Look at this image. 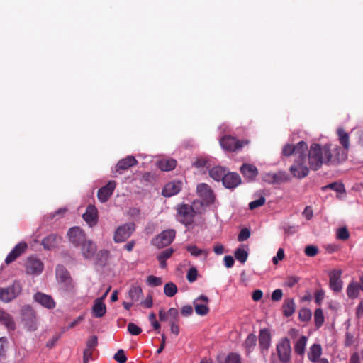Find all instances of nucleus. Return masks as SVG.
<instances>
[{
    "label": "nucleus",
    "mask_w": 363,
    "mask_h": 363,
    "mask_svg": "<svg viewBox=\"0 0 363 363\" xmlns=\"http://www.w3.org/2000/svg\"><path fill=\"white\" fill-rule=\"evenodd\" d=\"M347 157V152L339 146L332 149L330 144L321 146L313 143L308 150V163L312 170L317 171L323 164L336 165L345 161Z\"/></svg>",
    "instance_id": "obj_1"
},
{
    "label": "nucleus",
    "mask_w": 363,
    "mask_h": 363,
    "mask_svg": "<svg viewBox=\"0 0 363 363\" xmlns=\"http://www.w3.org/2000/svg\"><path fill=\"white\" fill-rule=\"evenodd\" d=\"M289 171L297 179H303L309 174V168L307 165V157L305 153H302L296 157L294 164L290 167Z\"/></svg>",
    "instance_id": "obj_2"
},
{
    "label": "nucleus",
    "mask_w": 363,
    "mask_h": 363,
    "mask_svg": "<svg viewBox=\"0 0 363 363\" xmlns=\"http://www.w3.org/2000/svg\"><path fill=\"white\" fill-rule=\"evenodd\" d=\"M176 210L177 217L180 223L186 226H189L194 223L196 213L191 206L185 203L178 204Z\"/></svg>",
    "instance_id": "obj_3"
},
{
    "label": "nucleus",
    "mask_w": 363,
    "mask_h": 363,
    "mask_svg": "<svg viewBox=\"0 0 363 363\" xmlns=\"http://www.w3.org/2000/svg\"><path fill=\"white\" fill-rule=\"evenodd\" d=\"M21 318L27 330L30 332L37 330L38 328V318L35 311L30 306H24L21 311Z\"/></svg>",
    "instance_id": "obj_4"
},
{
    "label": "nucleus",
    "mask_w": 363,
    "mask_h": 363,
    "mask_svg": "<svg viewBox=\"0 0 363 363\" xmlns=\"http://www.w3.org/2000/svg\"><path fill=\"white\" fill-rule=\"evenodd\" d=\"M219 143L225 151L235 152L248 145L250 141L248 140H237L235 137L224 135L220 139Z\"/></svg>",
    "instance_id": "obj_5"
},
{
    "label": "nucleus",
    "mask_w": 363,
    "mask_h": 363,
    "mask_svg": "<svg viewBox=\"0 0 363 363\" xmlns=\"http://www.w3.org/2000/svg\"><path fill=\"white\" fill-rule=\"evenodd\" d=\"M276 350L279 360L281 363H289L291 359V343L287 337L279 340L276 345Z\"/></svg>",
    "instance_id": "obj_6"
},
{
    "label": "nucleus",
    "mask_w": 363,
    "mask_h": 363,
    "mask_svg": "<svg viewBox=\"0 0 363 363\" xmlns=\"http://www.w3.org/2000/svg\"><path fill=\"white\" fill-rule=\"evenodd\" d=\"M22 291V286L19 281H15L6 288H0V299L5 303H9L15 299Z\"/></svg>",
    "instance_id": "obj_7"
},
{
    "label": "nucleus",
    "mask_w": 363,
    "mask_h": 363,
    "mask_svg": "<svg viewBox=\"0 0 363 363\" xmlns=\"http://www.w3.org/2000/svg\"><path fill=\"white\" fill-rule=\"evenodd\" d=\"M175 235L176 233L174 230H163L152 239V244L158 248L167 247L172 243Z\"/></svg>",
    "instance_id": "obj_8"
},
{
    "label": "nucleus",
    "mask_w": 363,
    "mask_h": 363,
    "mask_svg": "<svg viewBox=\"0 0 363 363\" xmlns=\"http://www.w3.org/2000/svg\"><path fill=\"white\" fill-rule=\"evenodd\" d=\"M135 230V224L128 223L119 226L114 234L113 240L116 242H122L130 238Z\"/></svg>",
    "instance_id": "obj_9"
},
{
    "label": "nucleus",
    "mask_w": 363,
    "mask_h": 363,
    "mask_svg": "<svg viewBox=\"0 0 363 363\" xmlns=\"http://www.w3.org/2000/svg\"><path fill=\"white\" fill-rule=\"evenodd\" d=\"M308 150V145L304 141H300L296 145L291 144L286 145L282 149V154L289 157L295 155L296 157L302 153H306Z\"/></svg>",
    "instance_id": "obj_10"
},
{
    "label": "nucleus",
    "mask_w": 363,
    "mask_h": 363,
    "mask_svg": "<svg viewBox=\"0 0 363 363\" xmlns=\"http://www.w3.org/2000/svg\"><path fill=\"white\" fill-rule=\"evenodd\" d=\"M197 193L202 199V204L209 205L214 202L215 196L211 187L204 183L197 186Z\"/></svg>",
    "instance_id": "obj_11"
},
{
    "label": "nucleus",
    "mask_w": 363,
    "mask_h": 363,
    "mask_svg": "<svg viewBox=\"0 0 363 363\" xmlns=\"http://www.w3.org/2000/svg\"><path fill=\"white\" fill-rule=\"evenodd\" d=\"M69 241L75 247H79L86 238V234L79 227H72L67 232Z\"/></svg>",
    "instance_id": "obj_12"
},
{
    "label": "nucleus",
    "mask_w": 363,
    "mask_h": 363,
    "mask_svg": "<svg viewBox=\"0 0 363 363\" xmlns=\"http://www.w3.org/2000/svg\"><path fill=\"white\" fill-rule=\"evenodd\" d=\"M342 271L335 269L329 273V285L331 290L335 292H340L342 289V281L341 280Z\"/></svg>",
    "instance_id": "obj_13"
},
{
    "label": "nucleus",
    "mask_w": 363,
    "mask_h": 363,
    "mask_svg": "<svg viewBox=\"0 0 363 363\" xmlns=\"http://www.w3.org/2000/svg\"><path fill=\"white\" fill-rule=\"evenodd\" d=\"M208 298L205 295H201L194 301L195 312L199 315H206L209 313Z\"/></svg>",
    "instance_id": "obj_14"
},
{
    "label": "nucleus",
    "mask_w": 363,
    "mask_h": 363,
    "mask_svg": "<svg viewBox=\"0 0 363 363\" xmlns=\"http://www.w3.org/2000/svg\"><path fill=\"white\" fill-rule=\"evenodd\" d=\"M259 345L261 353L265 356L271 345V333L267 328L261 329L259 335Z\"/></svg>",
    "instance_id": "obj_15"
},
{
    "label": "nucleus",
    "mask_w": 363,
    "mask_h": 363,
    "mask_svg": "<svg viewBox=\"0 0 363 363\" xmlns=\"http://www.w3.org/2000/svg\"><path fill=\"white\" fill-rule=\"evenodd\" d=\"M43 269V262L38 258L30 257L26 262V271L27 274H38Z\"/></svg>",
    "instance_id": "obj_16"
},
{
    "label": "nucleus",
    "mask_w": 363,
    "mask_h": 363,
    "mask_svg": "<svg viewBox=\"0 0 363 363\" xmlns=\"http://www.w3.org/2000/svg\"><path fill=\"white\" fill-rule=\"evenodd\" d=\"M116 184L114 181H110L106 185L99 189L97 196L99 200L102 202H106L116 188Z\"/></svg>",
    "instance_id": "obj_17"
},
{
    "label": "nucleus",
    "mask_w": 363,
    "mask_h": 363,
    "mask_svg": "<svg viewBox=\"0 0 363 363\" xmlns=\"http://www.w3.org/2000/svg\"><path fill=\"white\" fill-rule=\"evenodd\" d=\"M137 164L138 161L133 156H127L118 162L115 167V172L121 174L123 171L128 170L129 168L135 166Z\"/></svg>",
    "instance_id": "obj_18"
},
{
    "label": "nucleus",
    "mask_w": 363,
    "mask_h": 363,
    "mask_svg": "<svg viewBox=\"0 0 363 363\" xmlns=\"http://www.w3.org/2000/svg\"><path fill=\"white\" fill-rule=\"evenodd\" d=\"M81 252L83 257L86 259H90L96 252V245L90 240L85 239L81 245Z\"/></svg>",
    "instance_id": "obj_19"
},
{
    "label": "nucleus",
    "mask_w": 363,
    "mask_h": 363,
    "mask_svg": "<svg viewBox=\"0 0 363 363\" xmlns=\"http://www.w3.org/2000/svg\"><path fill=\"white\" fill-rule=\"evenodd\" d=\"M241 184V177L236 172H226L223 184L227 189H235Z\"/></svg>",
    "instance_id": "obj_20"
},
{
    "label": "nucleus",
    "mask_w": 363,
    "mask_h": 363,
    "mask_svg": "<svg viewBox=\"0 0 363 363\" xmlns=\"http://www.w3.org/2000/svg\"><path fill=\"white\" fill-rule=\"evenodd\" d=\"M34 300L42 306L52 309L55 307V302L51 296L42 292H38L34 295Z\"/></svg>",
    "instance_id": "obj_21"
},
{
    "label": "nucleus",
    "mask_w": 363,
    "mask_h": 363,
    "mask_svg": "<svg viewBox=\"0 0 363 363\" xmlns=\"http://www.w3.org/2000/svg\"><path fill=\"white\" fill-rule=\"evenodd\" d=\"M182 183L179 181H173L167 183L162 189V195L170 197L177 194L182 189Z\"/></svg>",
    "instance_id": "obj_22"
},
{
    "label": "nucleus",
    "mask_w": 363,
    "mask_h": 363,
    "mask_svg": "<svg viewBox=\"0 0 363 363\" xmlns=\"http://www.w3.org/2000/svg\"><path fill=\"white\" fill-rule=\"evenodd\" d=\"M28 245L26 242H20L10 252L5 259V262L9 264L16 260L27 249Z\"/></svg>",
    "instance_id": "obj_23"
},
{
    "label": "nucleus",
    "mask_w": 363,
    "mask_h": 363,
    "mask_svg": "<svg viewBox=\"0 0 363 363\" xmlns=\"http://www.w3.org/2000/svg\"><path fill=\"white\" fill-rule=\"evenodd\" d=\"M82 217L90 226L95 225L98 220L97 208L93 205H89Z\"/></svg>",
    "instance_id": "obj_24"
},
{
    "label": "nucleus",
    "mask_w": 363,
    "mask_h": 363,
    "mask_svg": "<svg viewBox=\"0 0 363 363\" xmlns=\"http://www.w3.org/2000/svg\"><path fill=\"white\" fill-rule=\"evenodd\" d=\"M240 171L244 177L248 181L255 180L258 175L257 168L251 164H243L240 167Z\"/></svg>",
    "instance_id": "obj_25"
},
{
    "label": "nucleus",
    "mask_w": 363,
    "mask_h": 363,
    "mask_svg": "<svg viewBox=\"0 0 363 363\" xmlns=\"http://www.w3.org/2000/svg\"><path fill=\"white\" fill-rule=\"evenodd\" d=\"M61 239L56 234H50L43 239L41 244L45 250H50L57 247Z\"/></svg>",
    "instance_id": "obj_26"
},
{
    "label": "nucleus",
    "mask_w": 363,
    "mask_h": 363,
    "mask_svg": "<svg viewBox=\"0 0 363 363\" xmlns=\"http://www.w3.org/2000/svg\"><path fill=\"white\" fill-rule=\"evenodd\" d=\"M106 313V306L104 303L102 298H96L94 302L92 307V313L95 318H101Z\"/></svg>",
    "instance_id": "obj_27"
},
{
    "label": "nucleus",
    "mask_w": 363,
    "mask_h": 363,
    "mask_svg": "<svg viewBox=\"0 0 363 363\" xmlns=\"http://www.w3.org/2000/svg\"><path fill=\"white\" fill-rule=\"evenodd\" d=\"M322 347L320 344L312 345L308 352V358L311 362H316L318 359H321Z\"/></svg>",
    "instance_id": "obj_28"
},
{
    "label": "nucleus",
    "mask_w": 363,
    "mask_h": 363,
    "mask_svg": "<svg viewBox=\"0 0 363 363\" xmlns=\"http://www.w3.org/2000/svg\"><path fill=\"white\" fill-rule=\"evenodd\" d=\"M0 323L4 325L9 330H14L15 323L11 315L0 309Z\"/></svg>",
    "instance_id": "obj_29"
},
{
    "label": "nucleus",
    "mask_w": 363,
    "mask_h": 363,
    "mask_svg": "<svg viewBox=\"0 0 363 363\" xmlns=\"http://www.w3.org/2000/svg\"><path fill=\"white\" fill-rule=\"evenodd\" d=\"M296 304L293 298H286L282 306L283 314L285 317H290L295 311Z\"/></svg>",
    "instance_id": "obj_30"
},
{
    "label": "nucleus",
    "mask_w": 363,
    "mask_h": 363,
    "mask_svg": "<svg viewBox=\"0 0 363 363\" xmlns=\"http://www.w3.org/2000/svg\"><path fill=\"white\" fill-rule=\"evenodd\" d=\"M226 174V169L222 167L218 166L212 168L209 171L210 177L215 181H223L225 175Z\"/></svg>",
    "instance_id": "obj_31"
},
{
    "label": "nucleus",
    "mask_w": 363,
    "mask_h": 363,
    "mask_svg": "<svg viewBox=\"0 0 363 363\" xmlns=\"http://www.w3.org/2000/svg\"><path fill=\"white\" fill-rule=\"evenodd\" d=\"M56 278L59 282L72 279L69 272L63 265H57L55 270Z\"/></svg>",
    "instance_id": "obj_32"
},
{
    "label": "nucleus",
    "mask_w": 363,
    "mask_h": 363,
    "mask_svg": "<svg viewBox=\"0 0 363 363\" xmlns=\"http://www.w3.org/2000/svg\"><path fill=\"white\" fill-rule=\"evenodd\" d=\"M143 296V290L140 286L133 285L128 291V298L133 303L137 302Z\"/></svg>",
    "instance_id": "obj_33"
},
{
    "label": "nucleus",
    "mask_w": 363,
    "mask_h": 363,
    "mask_svg": "<svg viewBox=\"0 0 363 363\" xmlns=\"http://www.w3.org/2000/svg\"><path fill=\"white\" fill-rule=\"evenodd\" d=\"M307 340L308 338L306 336L301 335V337L295 343L294 351L297 354L300 356H303L304 354Z\"/></svg>",
    "instance_id": "obj_34"
},
{
    "label": "nucleus",
    "mask_w": 363,
    "mask_h": 363,
    "mask_svg": "<svg viewBox=\"0 0 363 363\" xmlns=\"http://www.w3.org/2000/svg\"><path fill=\"white\" fill-rule=\"evenodd\" d=\"M360 287L356 282H350L347 287V295L351 299L357 298L359 294Z\"/></svg>",
    "instance_id": "obj_35"
},
{
    "label": "nucleus",
    "mask_w": 363,
    "mask_h": 363,
    "mask_svg": "<svg viewBox=\"0 0 363 363\" xmlns=\"http://www.w3.org/2000/svg\"><path fill=\"white\" fill-rule=\"evenodd\" d=\"M337 133L339 137L340 143L345 150L344 151L346 152V150H347L350 147L349 134L346 133L342 128H338Z\"/></svg>",
    "instance_id": "obj_36"
},
{
    "label": "nucleus",
    "mask_w": 363,
    "mask_h": 363,
    "mask_svg": "<svg viewBox=\"0 0 363 363\" xmlns=\"http://www.w3.org/2000/svg\"><path fill=\"white\" fill-rule=\"evenodd\" d=\"M256 344L257 336L253 333L249 334L244 343V346L248 354L255 348Z\"/></svg>",
    "instance_id": "obj_37"
},
{
    "label": "nucleus",
    "mask_w": 363,
    "mask_h": 363,
    "mask_svg": "<svg viewBox=\"0 0 363 363\" xmlns=\"http://www.w3.org/2000/svg\"><path fill=\"white\" fill-rule=\"evenodd\" d=\"M177 161L173 159L161 160L159 162V168L162 171H170L176 167Z\"/></svg>",
    "instance_id": "obj_38"
},
{
    "label": "nucleus",
    "mask_w": 363,
    "mask_h": 363,
    "mask_svg": "<svg viewBox=\"0 0 363 363\" xmlns=\"http://www.w3.org/2000/svg\"><path fill=\"white\" fill-rule=\"evenodd\" d=\"M186 250L189 252H190V254L194 257H199L200 255H203L204 257L206 258L209 254L208 250L199 249L196 245L187 246Z\"/></svg>",
    "instance_id": "obj_39"
},
{
    "label": "nucleus",
    "mask_w": 363,
    "mask_h": 363,
    "mask_svg": "<svg viewBox=\"0 0 363 363\" xmlns=\"http://www.w3.org/2000/svg\"><path fill=\"white\" fill-rule=\"evenodd\" d=\"M234 256L237 260L244 264L247 259L248 252L245 249L238 248L234 253Z\"/></svg>",
    "instance_id": "obj_40"
},
{
    "label": "nucleus",
    "mask_w": 363,
    "mask_h": 363,
    "mask_svg": "<svg viewBox=\"0 0 363 363\" xmlns=\"http://www.w3.org/2000/svg\"><path fill=\"white\" fill-rule=\"evenodd\" d=\"M108 251L106 250H101L96 254V262L99 265L104 266L106 264L108 257Z\"/></svg>",
    "instance_id": "obj_41"
},
{
    "label": "nucleus",
    "mask_w": 363,
    "mask_h": 363,
    "mask_svg": "<svg viewBox=\"0 0 363 363\" xmlns=\"http://www.w3.org/2000/svg\"><path fill=\"white\" fill-rule=\"evenodd\" d=\"M323 312L321 308H317L314 313V321L316 328H320L324 323Z\"/></svg>",
    "instance_id": "obj_42"
},
{
    "label": "nucleus",
    "mask_w": 363,
    "mask_h": 363,
    "mask_svg": "<svg viewBox=\"0 0 363 363\" xmlns=\"http://www.w3.org/2000/svg\"><path fill=\"white\" fill-rule=\"evenodd\" d=\"M164 292L168 297H172L177 292V287L175 284L172 282L167 283L164 285Z\"/></svg>",
    "instance_id": "obj_43"
},
{
    "label": "nucleus",
    "mask_w": 363,
    "mask_h": 363,
    "mask_svg": "<svg viewBox=\"0 0 363 363\" xmlns=\"http://www.w3.org/2000/svg\"><path fill=\"white\" fill-rule=\"evenodd\" d=\"M330 189L338 193H343L345 191L344 184L342 183L333 182L323 187V190Z\"/></svg>",
    "instance_id": "obj_44"
},
{
    "label": "nucleus",
    "mask_w": 363,
    "mask_h": 363,
    "mask_svg": "<svg viewBox=\"0 0 363 363\" xmlns=\"http://www.w3.org/2000/svg\"><path fill=\"white\" fill-rule=\"evenodd\" d=\"M220 363H241V359L240 356L236 353H230L224 362H223L220 359H218Z\"/></svg>",
    "instance_id": "obj_45"
},
{
    "label": "nucleus",
    "mask_w": 363,
    "mask_h": 363,
    "mask_svg": "<svg viewBox=\"0 0 363 363\" xmlns=\"http://www.w3.org/2000/svg\"><path fill=\"white\" fill-rule=\"evenodd\" d=\"M312 313L308 308H301L298 312V318L301 321L307 322L311 320Z\"/></svg>",
    "instance_id": "obj_46"
},
{
    "label": "nucleus",
    "mask_w": 363,
    "mask_h": 363,
    "mask_svg": "<svg viewBox=\"0 0 363 363\" xmlns=\"http://www.w3.org/2000/svg\"><path fill=\"white\" fill-rule=\"evenodd\" d=\"M276 184L285 183L290 180L289 176L285 172L275 173Z\"/></svg>",
    "instance_id": "obj_47"
},
{
    "label": "nucleus",
    "mask_w": 363,
    "mask_h": 363,
    "mask_svg": "<svg viewBox=\"0 0 363 363\" xmlns=\"http://www.w3.org/2000/svg\"><path fill=\"white\" fill-rule=\"evenodd\" d=\"M167 313L170 323L177 322L179 320V311L177 308H171Z\"/></svg>",
    "instance_id": "obj_48"
},
{
    "label": "nucleus",
    "mask_w": 363,
    "mask_h": 363,
    "mask_svg": "<svg viewBox=\"0 0 363 363\" xmlns=\"http://www.w3.org/2000/svg\"><path fill=\"white\" fill-rule=\"evenodd\" d=\"M147 283L151 286H158L162 285V281L160 277H157L153 275H150L147 278Z\"/></svg>",
    "instance_id": "obj_49"
},
{
    "label": "nucleus",
    "mask_w": 363,
    "mask_h": 363,
    "mask_svg": "<svg viewBox=\"0 0 363 363\" xmlns=\"http://www.w3.org/2000/svg\"><path fill=\"white\" fill-rule=\"evenodd\" d=\"M266 199L264 196H261L258 199L251 201L249 203V208L254 210L258 207L263 206L265 203Z\"/></svg>",
    "instance_id": "obj_50"
},
{
    "label": "nucleus",
    "mask_w": 363,
    "mask_h": 363,
    "mask_svg": "<svg viewBox=\"0 0 363 363\" xmlns=\"http://www.w3.org/2000/svg\"><path fill=\"white\" fill-rule=\"evenodd\" d=\"M128 331L133 335H138L141 333L142 329L133 323H129L128 325Z\"/></svg>",
    "instance_id": "obj_51"
},
{
    "label": "nucleus",
    "mask_w": 363,
    "mask_h": 363,
    "mask_svg": "<svg viewBox=\"0 0 363 363\" xmlns=\"http://www.w3.org/2000/svg\"><path fill=\"white\" fill-rule=\"evenodd\" d=\"M62 284V288L64 291L72 292L74 289V284L73 283L72 279L69 280L63 281L62 282H60Z\"/></svg>",
    "instance_id": "obj_52"
},
{
    "label": "nucleus",
    "mask_w": 363,
    "mask_h": 363,
    "mask_svg": "<svg viewBox=\"0 0 363 363\" xmlns=\"http://www.w3.org/2000/svg\"><path fill=\"white\" fill-rule=\"evenodd\" d=\"M299 279V277L296 276L289 277L286 279L283 285L289 288H292L298 282Z\"/></svg>",
    "instance_id": "obj_53"
},
{
    "label": "nucleus",
    "mask_w": 363,
    "mask_h": 363,
    "mask_svg": "<svg viewBox=\"0 0 363 363\" xmlns=\"http://www.w3.org/2000/svg\"><path fill=\"white\" fill-rule=\"evenodd\" d=\"M114 359L118 363H125L127 361V357L125 354V352L123 350L120 349L118 352L114 354Z\"/></svg>",
    "instance_id": "obj_54"
},
{
    "label": "nucleus",
    "mask_w": 363,
    "mask_h": 363,
    "mask_svg": "<svg viewBox=\"0 0 363 363\" xmlns=\"http://www.w3.org/2000/svg\"><path fill=\"white\" fill-rule=\"evenodd\" d=\"M350 233L347 228L343 227L338 229L337 233V238L341 240H346L348 239Z\"/></svg>",
    "instance_id": "obj_55"
},
{
    "label": "nucleus",
    "mask_w": 363,
    "mask_h": 363,
    "mask_svg": "<svg viewBox=\"0 0 363 363\" xmlns=\"http://www.w3.org/2000/svg\"><path fill=\"white\" fill-rule=\"evenodd\" d=\"M197 276V269L195 267H191L186 274V279L189 282L192 283L196 280Z\"/></svg>",
    "instance_id": "obj_56"
},
{
    "label": "nucleus",
    "mask_w": 363,
    "mask_h": 363,
    "mask_svg": "<svg viewBox=\"0 0 363 363\" xmlns=\"http://www.w3.org/2000/svg\"><path fill=\"white\" fill-rule=\"evenodd\" d=\"M304 252L308 257H315L318 253V248L314 245H308L306 247Z\"/></svg>",
    "instance_id": "obj_57"
},
{
    "label": "nucleus",
    "mask_w": 363,
    "mask_h": 363,
    "mask_svg": "<svg viewBox=\"0 0 363 363\" xmlns=\"http://www.w3.org/2000/svg\"><path fill=\"white\" fill-rule=\"evenodd\" d=\"M250 236V231L247 228H243L240 230L238 236V240L242 242L247 240Z\"/></svg>",
    "instance_id": "obj_58"
},
{
    "label": "nucleus",
    "mask_w": 363,
    "mask_h": 363,
    "mask_svg": "<svg viewBox=\"0 0 363 363\" xmlns=\"http://www.w3.org/2000/svg\"><path fill=\"white\" fill-rule=\"evenodd\" d=\"M98 345V338L96 335L91 336L88 340L86 341V348L94 350L96 347Z\"/></svg>",
    "instance_id": "obj_59"
},
{
    "label": "nucleus",
    "mask_w": 363,
    "mask_h": 363,
    "mask_svg": "<svg viewBox=\"0 0 363 363\" xmlns=\"http://www.w3.org/2000/svg\"><path fill=\"white\" fill-rule=\"evenodd\" d=\"M93 351L94 350L86 347L83 354V363H88L92 359Z\"/></svg>",
    "instance_id": "obj_60"
},
{
    "label": "nucleus",
    "mask_w": 363,
    "mask_h": 363,
    "mask_svg": "<svg viewBox=\"0 0 363 363\" xmlns=\"http://www.w3.org/2000/svg\"><path fill=\"white\" fill-rule=\"evenodd\" d=\"M173 252L174 250L172 248H167L163 250L157 257L167 260L172 255Z\"/></svg>",
    "instance_id": "obj_61"
},
{
    "label": "nucleus",
    "mask_w": 363,
    "mask_h": 363,
    "mask_svg": "<svg viewBox=\"0 0 363 363\" xmlns=\"http://www.w3.org/2000/svg\"><path fill=\"white\" fill-rule=\"evenodd\" d=\"M324 296H325V293H324L323 290H322V289L318 290L315 293V302L318 305H320L324 298Z\"/></svg>",
    "instance_id": "obj_62"
},
{
    "label": "nucleus",
    "mask_w": 363,
    "mask_h": 363,
    "mask_svg": "<svg viewBox=\"0 0 363 363\" xmlns=\"http://www.w3.org/2000/svg\"><path fill=\"white\" fill-rule=\"evenodd\" d=\"M263 179L265 182H267L268 184H276L275 173L266 174L264 176Z\"/></svg>",
    "instance_id": "obj_63"
},
{
    "label": "nucleus",
    "mask_w": 363,
    "mask_h": 363,
    "mask_svg": "<svg viewBox=\"0 0 363 363\" xmlns=\"http://www.w3.org/2000/svg\"><path fill=\"white\" fill-rule=\"evenodd\" d=\"M283 296V292L281 289H276L272 292V300L273 301H279Z\"/></svg>",
    "instance_id": "obj_64"
}]
</instances>
